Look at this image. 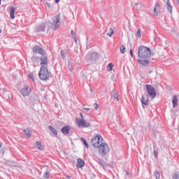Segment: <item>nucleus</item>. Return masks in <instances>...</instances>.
Wrapping results in <instances>:
<instances>
[{"instance_id": "1", "label": "nucleus", "mask_w": 179, "mask_h": 179, "mask_svg": "<svg viewBox=\"0 0 179 179\" xmlns=\"http://www.w3.org/2000/svg\"><path fill=\"white\" fill-rule=\"evenodd\" d=\"M138 55L139 59L137 61L140 65H143V66H149V64H150V59L152 56V52L149 48L141 46L138 48Z\"/></svg>"}, {"instance_id": "2", "label": "nucleus", "mask_w": 179, "mask_h": 179, "mask_svg": "<svg viewBox=\"0 0 179 179\" xmlns=\"http://www.w3.org/2000/svg\"><path fill=\"white\" fill-rule=\"evenodd\" d=\"M91 143L94 148L99 149L104 143V139L101 135L97 134L92 139Z\"/></svg>"}, {"instance_id": "3", "label": "nucleus", "mask_w": 179, "mask_h": 179, "mask_svg": "<svg viewBox=\"0 0 179 179\" xmlns=\"http://www.w3.org/2000/svg\"><path fill=\"white\" fill-rule=\"evenodd\" d=\"M38 76L41 80H47L50 78V71L47 66H41L38 73Z\"/></svg>"}, {"instance_id": "4", "label": "nucleus", "mask_w": 179, "mask_h": 179, "mask_svg": "<svg viewBox=\"0 0 179 179\" xmlns=\"http://www.w3.org/2000/svg\"><path fill=\"white\" fill-rule=\"evenodd\" d=\"M99 153L100 155H102L103 156H105V155H107L110 152V146H108V144L103 143L99 148Z\"/></svg>"}, {"instance_id": "5", "label": "nucleus", "mask_w": 179, "mask_h": 179, "mask_svg": "<svg viewBox=\"0 0 179 179\" xmlns=\"http://www.w3.org/2000/svg\"><path fill=\"white\" fill-rule=\"evenodd\" d=\"M145 88L147 93L148 94L150 97L152 99H155V97H156L157 96L156 90H155V88L150 85H146Z\"/></svg>"}, {"instance_id": "6", "label": "nucleus", "mask_w": 179, "mask_h": 179, "mask_svg": "<svg viewBox=\"0 0 179 179\" xmlns=\"http://www.w3.org/2000/svg\"><path fill=\"white\" fill-rule=\"evenodd\" d=\"M76 122L80 128H89L90 122H86L85 119H76Z\"/></svg>"}, {"instance_id": "7", "label": "nucleus", "mask_w": 179, "mask_h": 179, "mask_svg": "<svg viewBox=\"0 0 179 179\" xmlns=\"http://www.w3.org/2000/svg\"><path fill=\"white\" fill-rule=\"evenodd\" d=\"M50 27L52 30H57L59 27V15L53 17V22L51 24Z\"/></svg>"}, {"instance_id": "8", "label": "nucleus", "mask_w": 179, "mask_h": 179, "mask_svg": "<svg viewBox=\"0 0 179 179\" xmlns=\"http://www.w3.org/2000/svg\"><path fill=\"white\" fill-rule=\"evenodd\" d=\"M141 104L143 108L149 105V96L148 94H144L141 97Z\"/></svg>"}, {"instance_id": "9", "label": "nucleus", "mask_w": 179, "mask_h": 179, "mask_svg": "<svg viewBox=\"0 0 179 179\" xmlns=\"http://www.w3.org/2000/svg\"><path fill=\"white\" fill-rule=\"evenodd\" d=\"M30 92H31V88L30 87V86L27 85L22 89L21 94H22V96H29V94H30Z\"/></svg>"}, {"instance_id": "10", "label": "nucleus", "mask_w": 179, "mask_h": 179, "mask_svg": "<svg viewBox=\"0 0 179 179\" xmlns=\"http://www.w3.org/2000/svg\"><path fill=\"white\" fill-rule=\"evenodd\" d=\"M32 50L34 54H41V55H44L45 54L44 50L40 46H34Z\"/></svg>"}, {"instance_id": "11", "label": "nucleus", "mask_w": 179, "mask_h": 179, "mask_svg": "<svg viewBox=\"0 0 179 179\" xmlns=\"http://www.w3.org/2000/svg\"><path fill=\"white\" fill-rule=\"evenodd\" d=\"M40 65L41 66H47L48 65V59L47 58V56L43 55L42 57L40 59Z\"/></svg>"}, {"instance_id": "12", "label": "nucleus", "mask_w": 179, "mask_h": 179, "mask_svg": "<svg viewBox=\"0 0 179 179\" xmlns=\"http://www.w3.org/2000/svg\"><path fill=\"white\" fill-rule=\"evenodd\" d=\"M172 103H173V108H176V107L178 106V97L177 96V95L173 96Z\"/></svg>"}, {"instance_id": "13", "label": "nucleus", "mask_w": 179, "mask_h": 179, "mask_svg": "<svg viewBox=\"0 0 179 179\" xmlns=\"http://www.w3.org/2000/svg\"><path fill=\"white\" fill-rule=\"evenodd\" d=\"M85 166V161L80 158L78 159L77 161V167L78 169H82V167Z\"/></svg>"}, {"instance_id": "14", "label": "nucleus", "mask_w": 179, "mask_h": 179, "mask_svg": "<svg viewBox=\"0 0 179 179\" xmlns=\"http://www.w3.org/2000/svg\"><path fill=\"white\" fill-rule=\"evenodd\" d=\"M69 131H71L69 126H65L62 129V132L64 135H68V134H69Z\"/></svg>"}, {"instance_id": "15", "label": "nucleus", "mask_w": 179, "mask_h": 179, "mask_svg": "<svg viewBox=\"0 0 179 179\" xmlns=\"http://www.w3.org/2000/svg\"><path fill=\"white\" fill-rule=\"evenodd\" d=\"M36 148L38 149V150H44V145L41 144V141H36Z\"/></svg>"}, {"instance_id": "16", "label": "nucleus", "mask_w": 179, "mask_h": 179, "mask_svg": "<svg viewBox=\"0 0 179 179\" xmlns=\"http://www.w3.org/2000/svg\"><path fill=\"white\" fill-rule=\"evenodd\" d=\"M159 12H160V6L156 3L154 8V13L156 16H157V15H159Z\"/></svg>"}, {"instance_id": "17", "label": "nucleus", "mask_w": 179, "mask_h": 179, "mask_svg": "<svg viewBox=\"0 0 179 179\" xmlns=\"http://www.w3.org/2000/svg\"><path fill=\"white\" fill-rule=\"evenodd\" d=\"M23 132L24 135L28 136V138H30V136H31V130H30V129H25L23 130Z\"/></svg>"}, {"instance_id": "18", "label": "nucleus", "mask_w": 179, "mask_h": 179, "mask_svg": "<svg viewBox=\"0 0 179 179\" xmlns=\"http://www.w3.org/2000/svg\"><path fill=\"white\" fill-rule=\"evenodd\" d=\"M15 9L14 7L10 8V18L11 19H15Z\"/></svg>"}, {"instance_id": "19", "label": "nucleus", "mask_w": 179, "mask_h": 179, "mask_svg": "<svg viewBox=\"0 0 179 179\" xmlns=\"http://www.w3.org/2000/svg\"><path fill=\"white\" fill-rule=\"evenodd\" d=\"M49 129L55 135H58V131L55 129L52 126H49Z\"/></svg>"}, {"instance_id": "20", "label": "nucleus", "mask_w": 179, "mask_h": 179, "mask_svg": "<svg viewBox=\"0 0 179 179\" xmlns=\"http://www.w3.org/2000/svg\"><path fill=\"white\" fill-rule=\"evenodd\" d=\"M71 34L73 38L74 39V41L76 43H78V38H76V34H75V32H73V30L71 31Z\"/></svg>"}, {"instance_id": "21", "label": "nucleus", "mask_w": 179, "mask_h": 179, "mask_svg": "<svg viewBox=\"0 0 179 179\" xmlns=\"http://www.w3.org/2000/svg\"><path fill=\"white\" fill-rule=\"evenodd\" d=\"M113 68H114V64H113V63H110L107 66V70L108 72L113 71Z\"/></svg>"}, {"instance_id": "22", "label": "nucleus", "mask_w": 179, "mask_h": 179, "mask_svg": "<svg viewBox=\"0 0 179 179\" xmlns=\"http://www.w3.org/2000/svg\"><path fill=\"white\" fill-rule=\"evenodd\" d=\"M113 34H114V29H113V28H110L107 36H108V37H111Z\"/></svg>"}, {"instance_id": "23", "label": "nucleus", "mask_w": 179, "mask_h": 179, "mask_svg": "<svg viewBox=\"0 0 179 179\" xmlns=\"http://www.w3.org/2000/svg\"><path fill=\"white\" fill-rule=\"evenodd\" d=\"M126 50H127V48H125V46L122 45V46L120 47V52H121L122 54H125Z\"/></svg>"}, {"instance_id": "24", "label": "nucleus", "mask_w": 179, "mask_h": 179, "mask_svg": "<svg viewBox=\"0 0 179 179\" xmlns=\"http://www.w3.org/2000/svg\"><path fill=\"white\" fill-rule=\"evenodd\" d=\"M43 177H44V178H50V171H46L43 173Z\"/></svg>"}, {"instance_id": "25", "label": "nucleus", "mask_w": 179, "mask_h": 179, "mask_svg": "<svg viewBox=\"0 0 179 179\" xmlns=\"http://www.w3.org/2000/svg\"><path fill=\"white\" fill-rule=\"evenodd\" d=\"M138 5L139 6H141V4H139V2L138 1L133 2V6H135V9H139V8L138 7Z\"/></svg>"}, {"instance_id": "26", "label": "nucleus", "mask_w": 179, "mask_h": 179, "mask_svg": "<svg viewBox=\"0 0 179 179\" xmlns=\"http://www.w3.org/2000/svg\"><path fill=\"white\" fill-rule=\"evenodd\" d=\"M155 176L156 177V179H160V173H159V171H155Z\"/></svg>"}, {"instance_id": "27", "label": "nucleus", "mask_w": 179, "mask_h": 179, "mask_svg": "<svg viewBox=\"0 0 179 179\" xmlns=\"http://www.w3.org/2000/svg\"><path fill=\"white\" fill-rule=\"evenodd\" d=\"M167 9L168 10H169L170 12H171L173 10V7L171 6H170V3H167Z\"/></svg>"}, {"instance_id": "28", "label": "nucleus", "mask_w": 179, "mask_h": 179, "mask_svg": "<svg viewBox=\"0 0 179 179\" xmlns=\"http://www.w3.org/2000/svg\"><path fill=\"white\" fill-rule=\"evenodd\" d=\"M113 97H114L115 100L120 101V99L118 98V94H117V92H114Z\"/></svg>"}, {"instance_id": "29", "label": "nucleus", "mask_w": 179, "mask_h": 179, "mask_svg": "<svg viewBox=\"0 0 179 179\" xmlns=\"http://www.w3.org/2000/svg\"><path fill=\"white\" fill-rule=\"evenodd\" d=\"M173 179H179V173H176L175 174L173 175L172 176Z\"/></svg>"}, {"instance_id": "30", "label": "nucleus", "mask_w": 179, "mask_h": 179, "mask_svg": "<svg viewBox=\"0 0 179 179\" xmlns=\"http://www.w3.org/2000/svg\"><path fill=\"white\" fill-rule=\"evenodd\" d=\"M82 141H83L85 146H86V148H89V144H87V141H86V139L82 138Z\"/></svg>"}, {"instance_id": "31", "label": "nucleus", "mask_w": 179, "mask_h": 179, "mask_svg": "<svg viewBox=\"0 0 179 179\" xmlns=\"http://www.w3.org/2000/svg\"><path fill=\"white\" fill-rule=\"evenodd\" d=\"M61 55H62V59H65V51H64V50H61Z\"/></svg>"}, {"instance_id": "32", "label": "nucleus", "mask_w": 179, "mask_h": 179, "mask_svg": "<svg viewBox=\"0 0 179 179\" xmlns=\"http://www.w3.org/2000/svg\"><path fill=\"white\" fill-rule=\"evenodd\" d=\"M137 36H138V37L139 38H141V37H142V34L141 33V29H138L137 30Z\"/></svg>"}, {"instance_id": "33", "label": "nucleus", "mask_w": 179, "mask_h": 179, "mask_svg": "<svg viewBox=\"0 0 179 179\" xmlns=\"http://www.w3.org/2000/svg\"><path fill=\"white\" fill-rule=\"evenodd\" d=\"M29 77L33 82H34V75L33 73H29Z\"/></svg>"}, {"instance_id": "34", "label": "nucleus", "mask_w": 179, "mask_h": 179, "mask_svg": "<svg viewBox=\"0 0 179 179\" xmlns=\"http://www.w3.org/2000/svg\"><path fill=\"white\" fill-rule=\"evenodd\" d=\"M94 107L95 110H99V105L97 103H94Z\"/></svg>"}, {"instance_id": "35", "label": "nucleus", "mask_w": 179, "mask_h": 179, "mask_svg": "<svg viewBox=\"0 0 179 179\" xmlns=\"http://www.w3.org/2000/svg\"><path fill=\"white\" fill-rule=\"evenodd\" d=\"M83 110H85V111H86L87 113H89V111H90V109L89 108H83Z\"/></svg>"}, {"instance_id": "36", "label": "nucleus", "mask_w": 179, "mask_h": 179, "mask_svg": "<svg viewBox=\"0 0 179 179\" xmlns=\"http://www.w3.org/2000/svg\"><path fill=\"white\" fill-rule=\"evenodd\" d=\"M69 70L70 71H73V67L72 66V65H71V64H69Z\"/></svg>"}, {"instance_id": "37", "label": "nucleus", "mask_w": 179, "mask_h": 179, "mask_svg": "<svg viewBox=\"0 0 179 179\" xmlns=\"http://www.w3.org/2000/svg\"><path fill=\"white\" fill-rule=\"evenodd\" d=\"M80 115L81 117V120H85V117L83 116V113H80Z\"/></svg>"}, {"instance_id": "38", "label": "nucleus", "mask_w": 179, "mask_h": 179, "mask_svg": "<svg viewBox=\"0 0 179 179\" xmlns=\"http://www.w3.org/2000/svg\"><path fill=\"white\" fill-rule=\"evenodd\" d=\"M130 55H131V57H134V53L132 52V49L130 50Z\"/></svg>"}, {"instance_id": "39", "label": "nucleus", "mask_w": 179, "mask_h": 179, "mask_svg": "<svg viewBox=\"0 0 179 179\" xmlns=\"http://www.w3.org/2000/svg\"><path fill=\"white\" fill-rule=\"evenodd\" d=\"M154 156L155 157H157V152L154 151Z\"/></svg>"}, {"instance_id": "40", "label": "nucleus", "mask_w": 179, "mask_h": 179, "mask_svg": "<svg viewBox=\"0 0 179 179\" xmlns=\"http://www.w3.org/2000/svg\"><path fill=\"white\" fill-rule=\"evenodd\" d=\"M55 3H59V0H55Z\"/></svg>"}, {"instance_id": "41", "label": "nucleus", "mask_w": 179, "mask_h": 179, "mask_svg": "<svg viewBox=\"0 0 179 179\" xmlns=\"http://www.w3.org/2000/svg\"><path fill=\"white\" fill-rule=\"evenodd\" d=\"M2 148V142L0 141V149Z\"/></svg>"}, {"instance_id": "42", "label": "nucleus", "mask_w": 179, "mask_h": 179, "mask_svg": "<svg viewBox=\"0 0 179 179\" xmlns=\"http://www.w3.org/2000/svg\"><path fill=\"white\" fill-rule=\"evenodd\" d=\"M96 55H97L94 53V54L92 55V57H96Z\"/></svg>"}, {"instance_id": "43", "label": "nucleus", "mask_w": 179, "mask_h": 179, "mask_svg": "<svg viewBox=\"0 0 179 179\" xmlns=\"http://www.w3.org/2000/svg\"><path fill=\"white\" fill-rule=\"evenodd\" d=\"M41 30H44V27H41Z\"/></svg>"}, {"instance_id": "44", "label": "nucleus", "mask_w": 179, "mask_h": 179, "mask_svg": "<svg viewBox=\"0 0 179 179\" xmlns=\"http://www.w3.org/2000/svg\"><path fill=\"white\" fill-rule=\"evenodd\" d=\"M66 177H67V178H71V176H67Z\"/></svg>"}, {"instance_id": "45", "label": "nucleus", "mask_w": 179, "mask_h": 179, "mask_svg": "<svg viewBox=\"0 0 179 179\" xmlns=\"http://www.w3.org/2000/svg\"><path fill=\"white\" fill-rule=\"evenodd\" d=\"M1 33H2V29H0V34H1Z\"/></svg>"}, {"instance_id": "46", "label": "nucleus", "mask_w": 179, "mask_h": 179, "mask_svg": "<svg viewBox=\"0 0 179 179\" xmlns=\"http://www.w3.org/2000/svg\"><path fill=\"white\" fill-rule=\"evenodd\" d=\"M1 0H0V6H1Z\"/></svg>"}]
</instances>
